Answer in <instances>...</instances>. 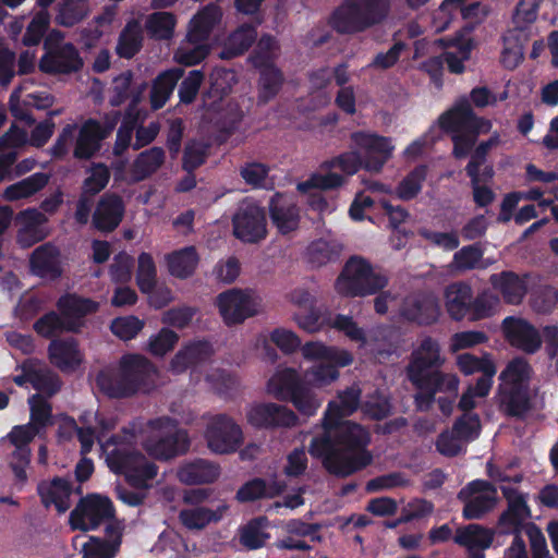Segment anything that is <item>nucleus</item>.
<instances>
[{"mask_svg": "<svg viewBox=\"0 0 558 558\" xmlns=\"http://www.w3.org/2000/svg\"><path fill=\"white\" fill-rule=\"evenodd\" d=\"M246 416L252 426L264 429L289 428L295 426L299 421L292 410L272 402L253 405Z\"/></svg>", "mask_w": 558, "mask_h": 558, "instance_id": "19", "label": "nucleus"}, {"mask_svg": "<svg viewBox=\"0 0 558 558\" xmlns=\"http://www.w3.org/2000/svg\"><path fill=\"white\" fill-rule=\"evenodd\" d=\"M28 403L31 408V420L28 423L39 430L44 429L50 423L52 416L51 404L38 393L33 395L28 399Z\"/></svg>", "mask_w": 558, "mask_h": 558, "instance_id": "59", "label": "nucleus"}, {"mask_svg": "<svg viewBox=\"0 0 558 558\" xmlns=\"http://www.w3.org/2000/svg\"><path fill=\"white\" fill-rule=\"evenodd\" d=\"M342 246L333 241L318 239L310 243L306 248V262L314 268L335 263L339 259Z\"/></svg>", "mask_w": 558, "mask_h": 558, "instance_id": "42", "label": "nucleus"}, {"mask_svg": "<svg viewBox=\"0 0 558 558\" xmlns=\"http://www.w3.org/2000/svg\"><path fill=\"white\" fill-rule=\"evenodd\" d=\"M389 8V0H342L328 23L340 35H354L385 21Z\"/></svg>", "mask_w": 558, "mask_h": 558, "instance_id": "5", "label": "nucleus"}, {"mask_svg": "<svg viewBox=\"0 0 558 558\" xmlns=\"http://www.w3.org/2000/svg\"><path fill=\"white\" fill-rule=\"evenodd\" d=\"M361 390L347 388L339 392L338 401H330L322 421L343 420L356 411L360 404Z\"/></svg>", "mask_w": 558, "mask_h": 558, "instance_id": "43", "label": "nucleus"}, {"mask_svg": "<svg viewBox=\"0 0 558 558\" xmlns=\"http://www.w3.org/2000/svg\"><path fill=\"white\" fill-rule=\"evenodd\" d=\"M144 325V320L130 315L114 318L111 322L110 330L119 339L128 341L134 339L142 331Z\"/></svg>", "mask_w": 558, "mask_h": 558, "instance_id": "58", "label": "nucleus"}, {"mask_svg": "<svg viewBox=\"0 0 558 558\" xmlns=\"http://www.w3.org/2000/svg\"><path fill=\"white\" fill-rule=\"evenodd\" d=\"M322 426L323 433L312 438L308 452L322 460L328 473L344 478L372 463L366 427L347 420L322 421Z\"/></svg>", "mask_w": 558, "mask_h": 558, "instance_id": "1", "label": "nucleus"}, {"mask_svg": "<svg viewBox=\"0 0 558 558\" xmlns=\"http://www.w3.org/2000/svg\"><path fill=\"white\" fill-rule=\"evenodd\" d=\"M439 128L447 134H451L453 143L452 155L456 159L468 157L481 133H488L492 122L477 117L466 98L459 99L450 109L438 118Z\"/></svg>", "mask_w": 558, "mask_h": 558, "instance_id": "3", "label": "nucleus"}, {"mask_svg": "<svg viewBox=\"0 0 558 558\" xmlns=\"http://www.w3.org/2000/svg\"><path fill=\"white\" fill-rule=\"evenodd\" d=\"M205 438L213 452L225 454L239 449L243 433L233 418L227 414H217L208 422Z\"/></svg>", "mask_w": 558, "mask_h": 558, "instance_id": "15", "label": "nucleus"}, {"mask_svg": "<svg viewBox=\"0 0 558 558\" xmlns=\"http://www.w3.org/2000/svg\"><path fill=\"white\" fill-rule=\"evenodd\" d=\"M156 368L146 357L138 354L122 356L116 375L100 372L97 386L110 398H128L138 391H149L154 386Z\"/></svg>", "mask_w": 558, "mask_h": 558, "instance_id": "4", "label": "nucleus"}, {"mask_svg": "<svg viewBox=\"0 0 558 558\" xmlns=\"http://www.w3.org/2000/svg\"><path fill=\"white\" fill-rule=\"evenodd\" d=\"M219 313L228 326L243 323L256 314L251 295L240 289L221 292L216 302Z\"/></svg>", "mask_w": 558, "mask_h": 558, "instance_id": "22", "label": "nucleus"}, {"mask_svg": "<svg viewBox=\"0 0 558 558\" xmlns=\"http://www.w3.org/2000/svg\"><path fill=\"white\" fill-rule=\"evenodd\" d=\"M284 76L278 66H270L259 73L258 98L263 102L274 99L282 88Z\"/></svg>", "mask_w": 558, "mask_h": 558, "instance_id": "51", "label": "nucleus"}, {"mask_svg": "<svg viewBox=\"0 0 558 558\" xmlns=\"http://www.w3.org/2000/svg\"><path fill=\"white\" fill-rule=\"evenodd\" d=\"M48 357L62 372L75 369L82 363L78 342L73 337L52 339L48 345Z\"/></svg>", "mask_w": 558, "mask_h": 558, "instance_id": "31", "label": "nucleus"}, {"mask_svg": "<svg viewBox=\"0 0 558 558\" xmlns=\"http://www.w3.org/2000/svg\"><path fill=\"white\" fill-rule=\"evenodd\" d=\"M88 13V0H63L59 4L56 23L63 27H72L82 22Z\"/></svg>", "mask_w": 558, "mask_h": 558, "instance_id": "50", "label": "nucleus"}, {"mask_svg": "<svg viewBox=\"0 0 558 558\" xmlns=\"http://www.w3.org/2000/svg\"><path fill=\"white\" fill-rule=\"evenodd\" d=\"M175 25L177 19L173 13L158 11L147 16L145 29L150 38L167 40L173 36Z\"/></svg>", "mask_w": 558, "mask_h": 558, "instance_id": "46", "label": "nucleus"}, {"mask_svg": "<svg viewBox=\"0 0 558 558\" xmlns=\"http://www.w3.org/2000/svg\"><path fill=\"white\" fill-rule=\"evenodd\" d=\"M458 498L464 502L463 518L480 520L495 507L497 489L486 480H474L459 492Z\"/></svg>", "mask_w": 558, "mask_h": 558, "instance_id": "14", "label": "nucleus"}, {"mask_svg": "<svg viewBox=\"0 0 558 558\" xmlns=\"http://www.w3.org/2000/svg\"><path fill=\"white\" fill-rule=\"evenodd\" d=\"M45 53L39 60V70L47 74H71L78 72L83 59L72 43L53 44L48 37L44 41Z\"/></svg>", "mask_w": 558, "mask_h": 558, "instance_id": "13", "label": "nucleus"}, {"mask_svg": "<svg viewBox=\"0 0 558 558\" xmlns=\"http://www.w3.org/2000/svg\"><path fill=\"white\" fill-rule=\"evenodd\" d=\"M527 275L520 276L512 270H504L490 275L489 283L502 295L506 303L518 305L527 292Z\"/></svg>", "mask_w": 558, "mask_h": 558, "instance_id": "27", "label": "nucleus"}, {"mask_svg": "<svg viewBox=\"0 0 558 558\" xmlns=\"http://www.w3.org/2000/svg\"><path fill=\"white\" fill-rule=\"evenodd\" d=\"M256 27L255 24L243 23L230 34L227 45L228 57L241 56L252 47L257 37Z\"/></svg>", "mask_w": 558, "mask_h": 558, "instance_id": "49", "label": "nucleus"}, {"mask_svg": "<svg viewBox=\"0 0 558 558\" xmlns=\"http://www.w3.org/2000/svg\"><path fill=\"white\" fill-rule=\"evenodd\" d=\"M136 284L144 294H149L157 284V269L151 254L142 252L137 258Z\"/></svg>", "mask_w": 558, "mask_h": 558, "instance_id": "52", "label": "nucleus"}, {"mask_svg": "<svg viewBox=\"0 0 558 558\" xmlns=\"http://www.w3.org/2000/svg\"><path fill=\"white\" fill-rule=\"evenodd\" d=\"M400 313L410 323L430 326L437 323L440 316L439 300L432 293H414L403 300Z\"/></svg>", "mask_w": 558, "mask_h": 558, "instance_id": "21", "label": "nucleus"}, {"mask_svg": "<svg viewBox=\"0 0 558 558\" xmlns=\"http://www.w3.org/2000/svg\"><path fill=\"white\" fill-rule=\"evenodd\" d=\"M499 303L498 296L483 292L472 298L470 318L471 320H480L494 315L496 306Z\"/></svg>", "mask_w": 558, "mask_h": 558, "instance_id": "64", "label": "nucleus"}, {"mask_svg": "<svg viewBox=\"0 0 558 558\" xmlns=\"http://www.w3.org/2000/svg\"><path fill=\"white\" fill-rule=\"evenodd\" d=\"M446 310L451 319H464L471 308L473 290L466 282L459 281L449 284L445 290Z\"/></svg>", "mask_w": 558, "mask_h": 558, "instance_id": "32", "label": "nucleus"}, {"mask_svg": "<svg viewBox=\"0 0 558 558\" xmlns=\"http://www.w3.org/2000/svg\"><path fill=\"white\" fill-rule=\"evenodd\" d=\"M407 376L411 384L418 390L415 401L418 405L432 404L437 392L457 393L459 379L456 375L445 374L434 367L426 366L425 362L417 360L409 362Z\"/></svg>", "mask_w": 558, "mask_h": 558, "instance_id": "9", "label": "nucleus"}, {"mask_svg": "<svg viewBox=\"0 0 558 558\" xmlns=\"http://www.w3.org/2000/svg\"><path fill=\"white\" fill-rule=\"evenodd\" d=\"M204 78L205 74L202 70L190 71L187 76L184 77L179 85L178 95L180 102L184 105L192 104L198 95Z\"/></svg>", "mask_w": 558, "mask_h": 558, "instance_id": "63", "label": "nucleus"}, {"mask_svg": "<svg viewBox=\"0 0 558 558\" xmlns=\"http://www.w3.org/2000/svg\"><path fill=\"white\" fill-rule=\"evenodd\" d=\"M183 75V69L172 68L160 72L156 76L153 81L149 94L150 107L154 110H159L167 104Z\"/></svg>", "mask_w": 558, "mask_h": 558, "instance_id": "33", "label": "nucleus"}, {"mask_svg": "<svg viewBox=\"0 0 558 558\" xmlns=\"http://www.w3.org/2000/svg\"><path fill=\"white\" fill-rule=\"evenodd\" d=\"M106 534L109 536L116 534L117 538L106 541L100 537L90 536L89 542L83 545V558H114L117 556L121 545V535L112 524L106 526Z\"/></svg>", "mask_w": 558, "mask_h": 558, "instance_id": "39", "label": "nucleus"}, {"mask_svg": "<svg viewBox=\"0 0 558 558\" xmlns=\"http://www.w3.org/2000/svg\"><path fill=\"white\" fill-rule=\"evenodd\" d=\"M453 434L464 441H472L480 436L481 423L477 414L463 413L452 426Z\"/></svg>", "mask_w": 558, "mask_h": 558, "instance_id": "61", "label": "nucleus"}, {"mask_svg": "<svg viewBox=\"0 0 558 558\" xmlns=\"http://www.w3.org/2000/svg\"><path fill=\"white\" fill-rule=\"evenodd\" d=\"M271 225L281 235H288L300 228L301 208L294 196L276 192L268 202Z\"/></svg>", "mask_w": 558, "mask_h": 558, "instance_id": "18", "label": "nucleus"}, {"mask_svg": "<svg viewBox=\"0 0 558 558\" xmlns=\"http://www.w3.org/2000/svg\"><path fill=\"white\" fill-rule=\"evenodd\" d=\"M143 31L140 22L132 19L126 22L121 31L116 52L120 58L132 59L143 47Z\"/></svg>", "mask_w": 558, "mask_h": 558, "instance_id": "41", "label": "nucleus"}, {"mask_svg": "<svg viewBox=\"0 0 558 558\" xmlns=\"http://www.w3.org/2000/svg\"><path fill=\"white\" fill-rule=\"evenodd\" d=\"M50 174L46 172H36L7 186L3 191V197L8 202H16L28 198L47 186Z\"/></svg>", "mask_w": 558, "mask_h": 558, "instance_id": "38", "label": "nucleus"}, {"mask_svg": "<svg viewBox=\"0 0 558 558\" xmlns=\"http://www.w3.org/2000/svg\"><path fill=\"white\" fill-rule=\"evenodd\" d=\"M228 508V505L222 504L216 509L206 507L182 509L179 512V520L187 530H203L210 523L219 522Z\"/></svg>", "mask_w": 558, "mask_h": 558, "instance_id": "36", "label": "nucleus"}, {"mask_svg": "<svg viewBox=\"0 0 558 558\" xmlns=\"http://www.w3.org/2000/svg\"><path fill=\"white\" fill-rule=\"evenodd\" d=\"M120 112L113 111L105 116L104 120L88 118L78 129L74 142L73 158L76 160H90L102 148V142L107 140L120 121Z\"/></svg>", "mask_w": 558, "mask_h": 558, "instance_id": "11", "label": "nucleus"}, {"mask_svg": "<svg viewBox=\"0 0 558 558\" xmlns=\"http://www.w3.org/2000/svg\"><path fill=\"white\" fill-rule=\"evenodd\" d=\"M109 180V168L102 162L93 163L89 168V175L83 181L82 192L96 196L107 186Z\"/></svg>", "mask_w": 558, "mask_h": 558, "instance_id": "56", "label": "nucleus"}, {"mask_svg": "<svg viewBox=\"0 0 558 558\" xmlns=\"http://www.w3.org/2000/svg\"><path fill=\"white\" fill-rule=\"evenodd\" d=\"M153 430L166 432L148 447L150 456L160 461H168L178 456L185 454L191 446L187 430L179 428L178 420L170 416H159L147 421Z\"/></svg>", "mask_w": 558, "mask_h": 558, "instance_id": "10", "label": "nucleus"}, {"mask_svg": "<svg viewBox=\"0 0 558 558\" xmlns=\"http://www.w3.org/2000/svg\"><path fill=\"white\" fill-rule=\"evenodd\" d=\"M34 331L41 338L51 339L64 331H74L75 325L63 319L61 314L49 311L33 325Z\"/></svg>", "mask_w": 558, "mask_h": 558, "instance_id": "45", "label": "nucleus"}, {"mask_svg": "<svg viewBox=\"0 0 558 558\" xmlns=\"http://www.w3.org/2000/svg\"><path fill=\"white\" fill-rule=\"evenodd\" d=\"M133 82V73L125 71L113 78L112 96L110 104L113 107H119L124 104L129 98H132V104L137 105L141 95L145 88V84L141 85L135 92L131 90Z\"/></svg>", "mask_w": 558, "mask_h": 558, "instance_id": "48", "label": "nucleus"}, {"mask_svg": "<svg viewBox=\"0 0 558 558\" xmlns=\"http://www.w3.org/2000/svg\"><path fill=\"white\" fill-rule=\"evenodd\" d=\"M282 493V487L272 482L267 484L262 477H254L245 482L236 492L235 499L241 502H252L265 498H275Z\"/></svg>", "mask_w": 558, "mask_h": 558, "instance_id": "40", "label": "nucleus"}, {"mask_svg": "<svg viewBox=\"0 0 558 558\" xmlns=\"http://www.w3.org/2000/svg\"><path fill=\"white\" fill-rule=\"evenodd\" d=\"M233 234L245 243H258L267 235L265 209L255 203H243L232 218Z\"/></svg>", "mask_w": 558, "mask_h": 558, "instance_id": "16", "label": "nucleus"}, {"mask_svg": "<svg viewBox=\"0 0 558 558\" xmlns=\"http://www.w3.org/2000/svg\"><path fill=\"white\" fill-rule=\"evenodd\" d=\"M37 494L44 507L53 505L59 513H64L71 507L72 484L63 477L56 476L50 482L41 481L37 485Z\"/></svg>", "mask_w": 558, "mask_h": 558, "instance_id": "30", "label": "nucleus"}, {"mask_svg": "<svg viewBox=\"0 0 558 558\" xmlns=\"http://www.w3.org/2000/svg\"><path fill=\"white\" fill-rule=\"evenodd\" d=\"M500 489L507 500V509L499 515L498 525L509 527L512 531H520L523 522L531 518L526 495L511 486H501Z\"/></svg>", "mask_w": 558, "mask_h": 558, "instance_id": "25", "label": "nucleus"}, {"mask_svg": "<svg viewBox=\"0 0 558 558\" xmlns=\"http://www.w3.org/2000/svg\"><path fill=\"white\" fill-rule=\"evenodd\" d=\"M165 157V150L157 146L142 151L133 162L135 179L142 181L149 178L162 166Z\"/></svg>", "mask_w": 558, "mask_h": 558, "instance_id": "44", "label": "nucleus"}, {"mask_svg": "<svg viewBox=\"0 0 558 558\" xmlns=\"http://www.w3.org/2000/svg\"><path fill=\"white\" fill-rule=\"evenodd\" d=\"M222 11L219 5L208 3L190 21L187 40L191 44H203L210 37L214 28L220 23Z\"/></svg>", "mask_w": 558, "mask_h": 558, "instance_id": "28", "label": "nucleus"}, {"mask_svg": "<svg viewBox=\"0 0 558 558\" xmlns=\"http://www.w3.org/2000/svg\"><path fill=\"white\" fill-rule=\"evenodd\" d=\"M211 355V347L206 341H194L179 350L172 357L171 371L181 374L192 366L205 362Z\"/></svg>", "mask_w": 558, "mask_h": 558, "instance_id": "34", "label": "nucleus"}, {"mask_svg": "<svg viewBox=\"0 0 558 558\" xmlns=\"http://www.w3.org/2000/svg\"><path fill=\"white\" fill-rule=\"evenodd\" d=\"M322 168L328 170L337 168L340 169L345 175H353L361 168H364V158H362L357 151H345L324 161Z\"/></svg>", "mask_w": 558, "mask_h": 558, "instance_id": "55", "label": "nucleus"}, {"mask_svg": "<svg viewBox=\"0 0 558 558\" xmlns=\"http://www.w3.org/2000/svg\"><path fill=\"white\" fill-rule=\"evenodd\" d=\"M141 432V420H133L121 433L112 435L109 442L116 447L107 454V464L113 473L123 475L132 487L143 489L157 476L158 466L140 450L129 446L136 441Z\"/></svg>", "mask_w": 558, "mask_h": 558, "instance_id": "2", "label": "nucleus"}, {"mask_svg": "<svg viewBox=\"0 0 558 558\" xmlns=\"http://www.w3.org/2000/svg\"><path fill=\"white\" fill-rule=\"evenodd\" d=\"M243 111L239 105L229 104L220 112H218L215 125L216 129L227 136L233 134L243 120Z\"/></svg>", "mask_w": 558, "mask_h": 558, "instance_id": "57", "label": "nucleus"}, {"mask_svg": "<svg viewBox=\"0 0 558 558\" xmlns=\"http://www.w3.org/2000/svg\"><path fill=\"white\" fill-rule=\"evenodd\" d=\"M531 366L522 357L513 359L500 373L498 398L500 410L510 417L523 418L531 410L529 392Z\"/></svg>", "mask_w": 558, "mask_h": 558, "instance_id": "6", "label": "nucleus"}, {"mask_svg": "<svg viewBox=\"0 0 558 558\" xmlns=\"http://www.w3.org/2000/svg\"><path fill=\"white\" fill-rule=\"evenodd\" d=\"M453 541L468 550V558H485L484 550L494 541V532L480 524H469L457 530Z\"/></svg>", "mask_w": 558, "mask_h": 558, "instance_id": "26", "label": "nucleus"}, {"mask_svg": "<svg viewBox=\"0 0 558 558\" xmlns=\"http://www.w3.org/2000/svg\"><path fill=\"white\" fill-rule=\"evenodd\" d=\"M268 392L279 401H289L304 416H314L322 400L294 368H286L274 375L267 384Z\"/></svg>", "mask_w": 558, "mask_h": 558, "instance_id": "8", "label": "nucleus"}, {"mask_svg": "<svg viewBox=\"0 0 558 558\" xmlns=\"http://www.w3.org/2000/svg\"><path fill=\"white\" fill-rule=\"evenodd\" d=\"M388 284L385 275L375 272L368 260L362 256H351L336 279L335 289L344 298L373 295Z\"/></svg>", "mask_w": 558, "mask_h": 558, "instance_id": "7", "label": "nucleus"}, {"mask_svg": "<svg viewBox=\"0 0 558 558\" xmlns=\"http://www.w3.org/2000/svg\"><path fill=\"white\" fill-rule=\"evenodd\" d=\"M32 386L35 390L50 398L60 391L62 383L59 376L50 369L35 366Z\"/></svg>", "mask_w": 558, "mask_h": 558, "instance_id": "60", "label": "nucleus"}, {"mask_svg": "<svg viewBox=\"0 0 558 558\" xmlns=\"http://www.w3.org/2000/svg\"><path fill=\"white\" fill-rule=\"evenodd\" d=\"M264 518H254L240 529V543L250 550L262 548L269 534L264 532Z\"/></svg>", "mask_w": 558, "mask_h": 558, "instance_id": "53", "label": "nucleus"}, {"mask_svg": "<svg viewBox=\"0 0 558 558\" xmlns=\"http://www.w3.org/2000/svg\"><path fill=\"white\" fill-rule=\"evenodd\" d=\"M60 250L51 242L37 246L29 256L31 272L43 279L57 280L62 276Z\"/></svg>", "mask_w": 558, "mask_h": 558, "instance_id": "24", "label": "nucleus"}, {"mask_svg": "<svg viewBox=\"0 0 558 558\" xmlns=\"http://www.w3.org/2000/svg\"><path fill=\"white\" fill-rule=\"evenodd\" d=\"M57 308L63 319L70 322L72 319H82L97 312L98 303L75 293H65L58 299Z\"/></svg>", "mask_w": 558, "mask_h": 558, "instance_id": "37", "label": "nucleus"}, {"mask_svg": "<svg viewBox=\"0 0 558 558\" xmlns=\"http://www.w3.org/2000/svg\"><path fill=\"white\" fill-rule=\"evenodd\" d=\"M428 174L426 165L414 167L397 185L396 195L404 202L414 199L422 191Z\"/></svg>", "mask_w": 558, "mask_h": 558, "instance_id": "47", "label": "nucleus"}, {"mask_svg": "<svg viewBox=\"0 0 558 558\" xmlns=\"http://www.w3.org/2000/svg\"><path fill=\"white\" fill-rule=\"evenodd\" d=\"M50 25V14L47 10L38 11L31 22L23 35L22 43L26 47L37 46Z\"/></svg>", "mask_w": 558, "mask_h": 558, "instance_id": "54", "label": "nucleus"}, {"mask_svg": "<svg viewBox=\"0 0 558 558\" xmlns=\"http://www.w3.org/2000/svg\"><path fill=\"white\" fill-rule=\"evenodd\" d=\"M352 142L364 150V169L380 172L385 163L391 158L393 146L389 137L356 131L351 134Z\"/></svg>", "mask_w": 558, "mask_h": 558, "instance_id": "17", "label": "nucleus"}, {"mask_svg": "<svg viewBox=\"0 0 558 558\" xmlns=\"http://www.w3.org/2000/svg\"><path fill=\"white\" fill-rule=\"evenodd\" d=\"M124 215L125 203L122 196L114 192L104 193L92 215V227L100 233H111L120 226Z\"/></svg>", "mask_w": 558, "mask_h": 558, "instance_id": "20", "label": "nucleus"}, {"mask_svg": "<svg viewBox=\"0 0 558 558\" xmlns=\"http://www.w3.org/2000/svg\"><path fill=\"white\" fill-rule=\"evenodd\" d=\"M219 475L218 464L201 458L182 462L177 471L178 480L185 485L211 484Z\"/></svg>", "mask_w": 558, "mask_h": 558, "instance_id": "29", "label": "nucleus"}, {"mask_svg": "<svg viewBox=\"0 0 558 558\" xmlns=\"http://www.w3.org/2000/svg\"><path fill=\"white\" fill-rule=\"evenodd\" d=\"M502 330L510 344L525 353H535L542 345L538 330L525 319L508 316L502 322Z\"/></svg>", "mask_w": 558, "mask_h": 558, "instance_id": "23", "label": "nucleus"}, {"mask_svg": "<svg viewBox=\"0 0 558 558\" xmlns=\"http://www.w3.org/2000/svg\"><path fill=\"white\" fill-rule=\"evenodd\" d=\"M168 271L179 279H187L194 275L199 256L195 246H185L166 255Z\"/></svg>", "mask_w": 558, "mask_h": 558, "instance_id": "35", "label": "nucleus"}, {"mask_svg": "<svg viewBox=\"0 0 558 558\" xmlns=\"http://www.w3.org/2000/svg\"><path fill=\"white\" fill-rule=\"evenodd\" d=\"M114 506L108 497L96 494L87 495L71 511L70 527L73 531H94L102 522L114 518Z\"/></svg>", "mask_w": 558, "mask_h": 558, "instance_id": "12", "label": "nucleus"}, {"mask_svg": "<svg viewBox=\"0 0 558 558\" xmlns=\"http://www.w3.org/2000/svg\"><path fill=\"white\" fill-rule=\"evenodd\" d=\"M344 177L329 171L328 173H314L305 182L299 184V190L302 192L308 189H317L320 191L335 190L342 186Z\"/></svg>", "mask_w": 558, "mask_h": 558, "instance_id": "62", "label": "nucleus"}]
</instances>
